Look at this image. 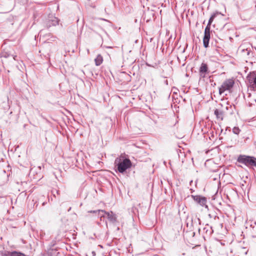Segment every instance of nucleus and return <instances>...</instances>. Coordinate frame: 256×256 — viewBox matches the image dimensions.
I'll use <instances>...</instances> for the list:
<instances>
[{"mask_svg": "<svg viewBox=\"0 0 256 256\" xmlns=\"http://www.w3.org/2000/svg\"><path fill=\"white\" fill-rule=\"evenodd\" d=\"M114 164L117 168L118 171L122 174L125 172L132 166V163L130 160L124 157L116 158L114 161Z\"/></svg>", "mask_w": 256, "mask_h": 256, "instance_id": "obj_1", "label": "nucleus"}, {"mask_svg": "<svg viewBox=\"0 0 256 256\" xmlns=\"http://www.w3.org/2000/svg\"><path fill=\"white\" fill-rule=\"evenodd\" d=\"M237 162L244 164L248 168H256V158L246 155H240L237 159Z\"/></svg>", "mask_w": 256, "mask_h": 256, "instance_id": "obj_2", "label": "nucleus"}, {"mask_svg": "<svg viewBox=\"0 0 256 256\" xmlns=\"http://www.w3.org/2000/svg\"><path fill=\"white\" fill-rule=\"evenodd\" d=\"M90 212H93V213H96V212H98L99 216L101 218L104 217V214H105L106 215L107 218L108 219V220L112 223H114L116 221V215L114 214L112 212H106L104 210H98L90 211Z\"/></svg>", "mask_w": 256, "mask_h": 256, "instance_id": "obj_3", "label": "nucleus"}, {"mask_svg": "<svg viewBox=\"0 0 256 256\" xmlns=\"http://www.w3.org/2000/svg\"><path fill=\"white\" fill-rule=\"evenodd\" d=\"M234 83V80L232 79L226 80L219 88V94H222L226 90H230L233 87Z\"/></svg>", "mask_w": 256, "mask_h": 256, "instance_id": "obj_4", "label": "nucleus"}, {"mask_svg": "<svg viewBox=\"0 0 256 256\" xmlns=\"http://www.w3.org/2000/svg\"><path fill=\"white\" fill-rule=\"evenodd\" d=\"M192 198L194 201H196L200 206H206V207H207V206L206 205L207 200L205 197L200 196L192 195Z\"/></svg>", "mask_w": 256, "mask_h": 256, "instance_id": "obj_5", "label": "nucleus"}, {"mask_svg": "<svg viewBox=\"0 0 256 256\" xmlns=\"http://www.w3.org/2000/svg\"><path fill=\"white\" fill-rule=\"evenodd\" d=\"M246 79L250 86L254 88H256V74L253 72L248 74L246 76Z\"/></svg>", "mask_w": 256, "mask_h": 256, "instance_id": "obj_6", "label": "nucleus"}, {"mask_svg": "<svg viewBox=\"0 0 256 256\" xmlns=\"http://www.w3.org/2000/svg\"><path fill=\"white\" fill-rule=\"evenodd\" d=\"M208 68L206 64L202 63L199 70L200 75L201 78H204L208 72Z\"/></svg>", "mask_w": 256, "mask_h": 256, "instance_id": "obj_7", "label": "nucleus"}, {"mask_svg": "<svg viewBox=\"0 0 256 256\" xmlns=\"http://www.w3.org/2000/svg\"><path fill=\"white\" fill-rule=\"evenodd\" d=\"M214 114L216 116L218 120L222 121L224 120V114L222 110L216 109L214 111Z\"/></svg>", "mask_w": 256, "mask_h": 256, "instance_id": "obj_8", "label": "nucleus"}, {"mask_svg": "<svg viewBox=\"0 0 256 256\" xmlns=\"http://www.w3.org/2000/svg\"><path fill=\"white\" fill-rule=\"evenodd\" d=\"M210 39V34H204V36L203 38V44L204 48H206L208 46Z\"/></svg>", "mask_w": 256, "mask_h": 256, "instance_id": "obj_9", "label": "nucleus"}, {"mask_svg": "<svg viewBox=\"0 0 256 256\" xmlns=\"http://www.w3.org/2000/svg\"><path fill=\"white\" fill-rule=\"evenodd\" d=\"M240 16L244 20H248L250 18V14L248 11H244L240 13Z\"/></svg>", "mask_w": 256, "mask_h": 256, "instance_id": "obj_10", "label": "nucleus"}, {"mask_svg": "<svg viewBox=\"0 0 256 256\" xmlns=\"http://www.w3.org/2000/svg\"><path fill=\"white\" fill-rule=\"evenodd\" d=\"M95 64L96 66H100L103 62V58L100 54H98L94 59Z\"/></svg>", "mask_w": 256, "mask_h": 256, "instance_id": "obj_11", "label": "nucleus"}, {"mask_svg": "<svg viewBox=\"0 0 256 256\" xmlns=\"http://www.w3.org/2000/svg\"><path fill=\"white\" fill-rule=\"evenodd\" d=\"M220 14V12H216L214 13L212 16H211L210 17L209 20H208V24L207 25L208 26H210V24H212V22H213L214 18L218 14Z\"/></svg>", "mask_w": 256, "mask_h": 256, "instance_id": "obj_12", "label": "nucleus"}, {"mask_svg": "<svg viewBox=\"0 0 256 256\" xmlns=\"http://www.w3.org/2000/svg\"><path fill=\"white\" fill-rule=\"evenodd\" d=\"M204 230L206 232V234L208 236H210L213 232V230H212V228H210L208 230V228H207L206 227H205L204 228Z\"/></svg>", "mask_w": 256, "mask_h": 256, "instance_id": "obj_13", "label": "nucleus"}, {"mask_svg": "<svg viewBox=\"0 0 256 256\" xmlns=\"http://www.w3.org/2000/svg\"><path fill=\"white\" fill-rule=\"evenodd\" d=\"M240 130L238 127H234L232 129V132L236 134H239Z\"/></svg>", "mask_w": 256, "mask_h": 256, "instance_id": "obj_14", "label": "nucleus"}, {"mask_svg": "<svg viewBox=\"0 0 256 256\" xmlns=\"http://www.w3.org/2000/svg\"><path fill=\"white\" fill-rule=\"evenodd\" d=\"M210 26L207 25L204 30V34H210Z\"/></svg>", "mask_w": 256, "mask_h": 256, "instance_id": "obj_15", "label": "nucleus"}, {"mask_svg": "<svg viewBox=\"0 0 256 256\" xmlns=\"http://www.w3.org/2000/svg\"><path fill=\"white\" fill-rule=\"evenodd\" d=\"M10 54H8V53L6 52H2L1 54H0V56L1 57H4V58H7L9 56Z\"/></svg>", "mask_w": 256, "mask_h": 256, "instance_id": "obj_16", "label": "nucleus"}, {"mask_svg": "<svg viewBox=\"0 0 256 256\" xmlns=\"http://www.w3.org/2000/svg\"><path fill=\"white\" fill-rule=\"evenodd\" d=\"M6 105V106L4 108V112H6L7 110L9 109L10 108V106H8V104L6 102L4 103Z\"/></svg>", "mask_w": 256, "mask_h": 256, "instance_id": "obj_17", "label": "nucleus"}, {"mask_svg": "<svg viewBox=\"0 0 256 256\" xmlns=\"http://www.w3.org/2000/svg\"><path fill=\"white\" fill-rule=\"evenodd\" d=\"M57 24H58V20L56 18H55L54 20H52V25L55 26Z\"/></svg>", "mask_w": 256, "mask_h": 256, "instance_id": "obj_18", "label": "nucleus"}, {"mask_svg": "<svg viewBox=\"0 0 256 256\" xmlns=\"http://www.w3.org/2000/svg\"><path fill=\"white\" fill-rule=\"evenodd\" d=\"M37 16H38L37 14H34L33 18H34V21H35V20H36V18Z\"/></svg>", "mask_w": 256, "mask_h": 256, "instance_id": "obj_19", "label": "nucleus"}, {"mask_svg": "<svg viewBox=\"0 0 256 256\" xmlns=\"http://www.w3.org/2000/svg\"><path fill=\"white\" fill-rule=\"evenodd\" d=\"M185 254H186L185 252H182L181 254L182 256H185ZM178 256H180V254H178Z\"/></svg>", "mask_w": 256, "mask_h": 256, "instance_id": "obj_20", "label": "nucleus"}, {"mask_svg": "<svg viewBox=\"0 0 256 256\" xmlns=\"http://www.w3.org/2000/svg\"><path fill=\"white\" fill-rule=\"evenodd\" d=\"M16 56H14V60H16Z\"/></svg>", "mask_w": 256, "mask_h": 256, "instance_id": "obj_21", "label": "nucleus"}, {"mask_svg": "<svg viewBox=\"0 0 256 256\" xmlns=\"http://www.w3.org/2000/svg\"><path fill=\"white\" fill-rule=\"evenodd\" d=\"M107 48H112V47H110V46H108V47H107Z\"/></svg>", "mask_w": 256, "mask_h": 256, "instance_id": "obj_22", "label": "nucleus"}, {"mask_svg": "<svg viewBox=\"0 0 256 256\" xmlns=\"http://www.w3.org/2000/svg\"><path fill=\"white\" fill-rule=\"evenodd\" d=\"M226 109L228 110V106H226Z\"/></svg>", "mask_w": 256, "mask_h": 256, "instance_id": "obj_23", "label": "nucleus"}]
</instances>
